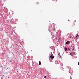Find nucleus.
I'll return each mask as SVG.
<instances>
[{
    "instance_id": "f257e3e1",
    "label": "nucleus",
    "mask_w": 79,
    "mask_h": 79,
    "mask_svg": "<svg viewBox=\"0 0 79 79\" xmlns=\"http://www.w3.org/2000/svg\"><path fill=\"white\" fill-rule=\"evenodd\" d=\"M76 20H75L72 24V26H74L76 24Z\"/></svg>"
},
{
    "instance_id": "f03ea898",
    "label": "nucleus",
    "mask_w": 79,
    "mask_h": 79,
    "mask_svg": "<svg viewBox=\"0 0 79 79\" xmlns=\"http://www.w3.org/2000/svg\"><path fill=\"white\" fill-rule=\"evenodd\" d=\"M76 39L77 40V39H78V38H79V34H77L76 35V36L75 37Z\"/></svg>"
},
{
    "instance_id": "7ed1b4c3",
    "label": "nucleus",
    "mask_w": 79,
    "mask_h": 79,
    "mask_svg": "<svg viewBox=\"0 0 79 79\" xmlns=\"http://www.w3.org/2000/svg\"><path fill=\"white\" fill-rule=\"evenodd\" d=\"M50 57L52 59H53V58H54V56L53 55H51L50 56Z\"/></svg>"
},
{
    "instance_id": "20e7f679",
    "label": "nucleus",
    "mask_w": 79,
    "mask_h": 79,
    "mask_svg": "<svg viewBox=\"0 0 79 79\" xmlns=\"http://www.w3.org/2000/svg\"><path fill=\"white\" fill-rule=\"evenodd\" d=\"M70 42V41H68L66 42V44H69V43Z\"/></svg>"
},
{
    "instance_id": "39448f33",
    "label": "nucleus",
    "mask_w": 79,
    "mask_h": 79,
    "mask_svg": "<svg viewBox=\"0 0 79 79\" xmlns=\"http://www.w3.org/2000/svg\"><path fill=\"white\" fill-rule=\"evenodd\" d=\"M64 50L65 51H66L67 50V48L65 47Z\"/></svg>"
},
{
    "instance_id": "423d86ee",
    "label": "nucleus",
    "mask_w": 79,
    "mask_h": 79,
    "mask_svg": "<svg viewBox=\"0 0 79 79\" xmlns=\"http://www.w3.org/2000/svg\"><path fill=\"white\" fill-rule=\"evenodd\" d=\"M41 63H42V62L40 61H39V65H41Z\"/></svg>"
},
{
    "instance_id": "0eeeda50",
    "label": "nucleus",
    "mask_w": 79,
    "mask_h": 79,
    "mask_svg": "<svg viewBox=\"0 0 79 79\" xmlns=\"http://www.w3.org/2000/svg\"><path fill=\"white\" fill-rule=\"evenodd\" d=\"M73 52H71V53H70V55H71V56H73V55H72V54H73Z\"/></svg>"
},
{
    "instance_id": "6e6552de",
    "label": "nucleus",
    "mask_w": 79,
    "mask_h": 79,
    "mask_svg": "<svg viewBox=\"0 0 79 79\" xmlns=\"http://www.w3.org/2000/svg\"><path fill=\"white\" fill-rule=\"evenodd\" d=\"M60 66H63V64H60Z\"/></svg>"
},
{
    "instance_id": "1a4fd4ad",
    "label": "nucleus",
    "mask_w": 79,
    "mask_h": 79,
    "mask_svg": "<svg viewBox=\"0 0 79 79\" xmlns=\"http://www.w3.org/2000/svg\"><path fill=\"white\" fill-rule=\"evenodd\" d=\"M70 79H72V77L71 76H70Z\"/></svg>"
},
{
    "instance_id": "9d476101",
    "label": "nucleus",
    "mask_w": 79,
    "mask_h": 79,
    "mask_svg": "<svg viewBox=\"0 0 79 79\" xmlns=\"http://www.w3.org/2000/svg\"><path fill=\"white\" fill-rule=\"evenodd\" d=\"M37 5H38V4H39V2H37Z\"/></svg>"
},
{
    "instance_id": "9b49d317",
    "label": "nucleus",
    "mask_w": 79,
    "mask_h": 79,
    "mask_svg": "<svg viewBox=\"0 0 79 79\" xmlns=\"http://www.w3.org/2000/svg\"><path fill=\"white\" fill-rule=\"evenodd\" d=\"M68 50H70V48H69L68 49Z\"/></svg>"
},
{
    "instance_id": "f8f14e48",
    "label": "nucleus",
    "mask_w": 79,
    "mask_h": 79,
    "mask_svg": "<svg viewBox=\"0 0 79 79\" xmlns=\"http://www.w3.org/2000/svg\"><path fill=\"white\" fill-rule=\"evenodd\" d=\"M44 78H46V76H44Z\"/></svg>"
}]
</instances>
